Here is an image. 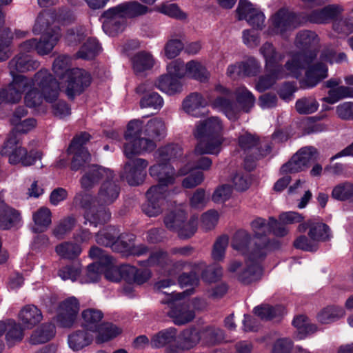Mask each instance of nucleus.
Returning a JSON list of instances; mask_svg holds the SVG:
<instances>
[{
	"label": "nucleus",
	"mask_w": 353,
	"mask_h": 353,
	"mask_svg": "<svg viewBox=\"0 0 353 353\" xmlns=\"http://www.w3.org/2000/svg\"><path fill=\"white\" fill-rule=\"evenodd\" d=\"M112 170L97 165L89 166L81 179L83 189H90L103 181L98 193L97 200L86 193L79 192L74 198V203L84 210L85 223L97 226L104 223L110 218V213L103 207L112 203L119 196V187L113 180Z\"/></svg>",
	"instance_id": "1"
},
{
	"label": "nucleus",
	"mask_w": 353,
	"mask_h": 353,
	"mask_svg": "<svg viewBox=\"0 0 353 353\" xmlns=\"http://www.w3.org/2000/svg\"><path fill=\"white\" fill-rule=\"evenodd\" d=\"M158 163L149 168L150 175L159 181V184L150 187L145 193L146 202L142 205V210L148 216H157L162 212V205L170 194L168 187L174 184L179 174L174 168L167 161H157Z\"/></svg>",
	"instance_id": "2"
},
{
	"label": "nucleus",
	"mask_w": 353,
	"mask_h": 353,
	"mask_svg": "<svg viewBox=\"0 0 353 353\" xmlns=\"http://www.w3.org/2000/svg\"><path fill=\"white\" fill-rule=\"evenodd\" d=\"M158 163L149 168L150 175L159 181V184L150 187L145 193L146 202L142 205V210L148 216H157L162 212V205L170 194L168 187L174 184L179 174L174 168L167 161H157Z\"/></svg>",
	"instance_id": "3"
},
{
	"label": "nucleus",
	"mask_w": 353,
	"mask_h": 353,
	"mask_svg": "<svg viewBox=\"0 0 353 353\" xmlns=\"http://www.w3.org/2000/svg\"><path fill=\"white\" fill-rule=\"evenodd\" d=\"M319 39L317 34L310 30H303L297 33L294 44L301 50L290 53L291 59L294 54H301L304 57H312L311 62L305 65V77L303 86L310 88L316 86L328 76V69L325 64L317 62V46Z\"/></svg>",
	"instance_id": "4"
},
{
	"label": "nucleus",
	"mask_w": 353,
	"mask_h": 353,
	"mask_svg": "<svg viewBox=\"0 0 353 353\" xmlns=\"http://www.w3.org/2000/svg\"><path fill=\"white\" fill-rule=\"evenodd\" d=\"M30 79L34 84L32 88H27L24 98L28 107H37L43 99L48 103H53L57 99L59 83L47 69H41Z\"/></svg>",
	"instance_id": "5"
},
{
	"label": "nucleus",
	"mask_w": 353,
	"mask_h": 353,
	"mask_svg": "<svg viewBox=\"0 0 353 353\" xmlns=\"http://www.w3.org/2000/svg\"><path fill=\"white\" fill-rule=\"evenodd\" d=\"M148 11L147 6L138 1L123 2L109 8L103 13V30L110 35L114 36L125 29L126 19L143 15Z\"/></svg>",
	"instance_id": "6"
},
{
	"label": "nucleus",
	"mask_w": 353,
	"mask_h": 353,
	"mask_svg": "<svg viewBox=\"0 0 353 353\" xmlns=\"http://www.w3.org/2000/svg\"><path fill=\"white\" fill-rule=\"evenodd\" d=\"M312 57H304L301 54H294L288 59L283 67L266 68L268 74L261 77L256 88L259 92H263L271 88L277 80L292 77L299 78L301 76L305 65L312 61Z\"/></svg>",
	"instance_id": "7"
},
{
	"label": "nucleus",
	"mask_w": 353,
	"mask_h": 353,
	"mask_svg": "<svg viewBox=\"0 0 353 353\" xmlns=\"http://www.w3.org/2000/svg\"><path fill=\"white\" fill-rule=\"evenodd\" d=\"M234 94L239 105L223 97H218L211 103L214 109L223 112L230 120L237 119L241 110L248 112L255 103V97L245 86L237 88Z\"/></svg>",
	"instance_id": "8"
},
{
	"label": "nucleus",
	"mask_w": 353,
	"mask_h": 353,
	"mask_svg": "<svg viewBox=\"0 0 353 353\" xmlns=\"http://www.w3.org/2000/svg\"><path fill=\"white\" fill-rule=\"evenodd\" d=\"M1 156L8 158L10 164L21 163L24 166L33 165L37 159H41V153L30 151L28 153L26 148L22 146V141L18 135L9 134L0 150Z\"/></svg>",
	"instance_id": "9"
},
{
	"label": "nucleus",
	"mask_w": 353,
	"mask_h": 353,
	"mask_svg": "<svg viewBox=\"0 0 353 353\" xmlns=\"http://www.w3.org/2000/svg\"><path fill=\"white\" fill-rule=\"evenodd\" d=\"M143 123L140 120L134 119L129 122L125 134L126 143L124 145V154L130 159L134 155L140 154L143 152L153 150L154 142L149 138L141 137L143 134Z\"/></svg>",
	"instance_id": "10"
},
{
	"label": "nucleus",
	"mask_w": 353,
	"mask_h": 353,
	"mask_svg": "<svg viewBox=\"0 0 353 353\" xmlns=\"http://www.w3.org/2000/svg\"><path fill=\"white\" fill-rule=\"evenodd\" d=\"M231 248L249 259L252 257L263 259L266 255L267 242L264 239L259 245L253 242L251 234L245 230H237L232 236L230 243Z\"/></svg>",
	"instance_id": "11"
},
{
	"label": "nucleus",
	"mask_w": 353,
	"mask_h": 353,
	"mask_svg": "<svg viewBox=\"0 0 353 353\" xmlns=\"http://www.w3.org/2000/svg\"><path fill=\"white\" fill-rule=\"evenodd\" d=\"M263 259L246 258L244 264L237 260H232L228 265V271L239 282L248 285L258 281L262 275V269L259 262Z\"/></svg>",
	"instance_id": "12"
},
{
	"label": "nucleus",
	"mask_w": 353,
	"mask_h": 353,
	"mask_svg": "<svg viewBox=\"0 0 353 353\" xmlns=\"http://www.w3.org/2000/svg\"><path fill=\"white\" fill-rule=\"evenodd\" d=\"M186 212L177 208L169 212L164 218V224L170 230L177 232L181 238H190L197 228V217L192 216L188 221L186 220Z\"/></svg>",
	"instance_id": "13"
},
{
	"label": "nucleus",
	"mask_w": 353,
	"mask_h": 353,
	"mask_svg": "<svg viewBox=\"0 0 353 353\" xmlns=\"http://www.w3.org/2000/svg\"><path fill=\"white\" fill-rule=\"evenodd\" d=\"M193 290H188L183 293H178L174 296V301L170 305L168 312V316L172 319L175 325H184L192 321L195 317V313L190 309V303L181 301L185 294L190 295Z\"/></svg>",
	"instance_id": "14"
},
{
	"label": "nucleus",
	"mask_w": 353,
	"mask_h": 353,
	"mask_svg": "<svg viewBox=\"0 0 353 353\" xmlns=\"http://www.w3.org/2000/svg\"><path fill=\"white\" fill-rule=\"evenodd\" d=\"M318 158V153L314 147L308 146L299 150L292 159L281 168V173H294L307 168Z\"/></svg>",
	"instance_id": "15"
},
{
	"label": "nucleus",
	"mask_w": 353,
	"mask_h": 353,
	"mask_svg": "<svg viewBox=\"0 0 353 353\" xmlns=\"http://www.w3.org/2000/svg\"><path fill=\"white\" fill-rule=\"evenodd\" d=\"M294 20V17L292 13L285 8H281L270 17L268 21V33L287 37L288 33L295 28Z\"/></svg>",
	"instance_id": "16"
},
{
	"label": "nucleus",
	"mask_w": 353,
	"mask_h": 353,
	"mask_svg": "<svg viewBox=\"0 0 353 353\" xmlns=\"http://www.w3.org/2000/svg\"><path fill=\"white\" fill-rule=\"evenodd\" d=\"M258 139L250 133L245 132L239 137V145L247 154L245 157L246 163L250 160H258L270 154L271 147L269 144L264 145L265 149H262L261 143L260 148L258 147Z\"/></svg>",
	"instance_id": "17"
},
{
	"label": "nucleus",
	"mask_w": 353,
	"mask_h": 353,
	"mask_svg": "<svg viewBox=\"0 0 353 353\" xmlns=\"http://www.w3.org/2000/svg\"><path fill=\"white\" fill-rule=\"evenodd\" d=\"M67 83L66 94L72 98L76 94H81L91 83L90 74L85 70L72 68L67 72L65 79Z\"/></svg>",
	"instance_id": "18"
},
{
	"label": "nucleus",
	"mask_w": 353,
	"mask_h": 353,
	"mask_svg": "<svg viewBox=\"0 0 353 353\" xmlns=\"http://www.w3.org/2000/svg\"><path fill=\"white\" fill-rule=\"evenodd\" d=\"M90 139V134L86 132L81 133L73 139L68 149V154H74L71 163L72 170H78L84 163L90 159V154L84 147Z\"/></svg>",
	"instance_id": "19"
},
{
	"label": "nucleus",
	"mask_w": 353,
	"mask_h": 353,
	"mask_svg": "<svg viewBox=\"0 0 353 353\" xmlns=\"http://www.w3.org/2000/svg\"><path fill=\"white\" fill-rule=\"evenodd\" d=\"M148 162L141 158L130 160L123 167L121 177L125 179L130 185H138L141 183L145 176V169Z\"/></svg>",
	"instance_id": "20"
},
{
	"label": "nucleus",
	"mask_w": 353,
	"mask_h": 353,
	"mask_svg": "<svg viewBox=\"0 0 353 353\" xmlns=\"http://www.w3.org/2000/svg\"><path fill=\"white\" fill-rule=\"evenodd\" d=\"M33 81L24 75L14 77L12 82L8 86L2 90L6 103H17L22 98V94L27 90V88H32Z\"/></svg>",
	"instance_id": "21"
},
{
	"label": "nucleus",
	"mask_w": 353,
	"mask_h": 353,
	"mask_svg": "<svg viewBox=\"0 0 353 353\" xmlns=\"http://www.w3.org/2000/svg\"><path fill=\"white\" fill-rule=\"evenodd\" d=\"M307 230L308 236L319 246L320 243L329 241L332 238L330 228L323 222L310 219L300 223L297 227L299 232H305Z\"/></svg>",
	"instance_id": "22"
},
{
	"label": "nucleus",
	"mask_w": 353,
	"mask_h": 353,
	"mask_svg": "<svg viewBox=\"0 0 353 353\" xmlns=\"http://www.w3.org/2000/svg\"><path fill=\"white\" fill-rule=\"evenodd\" d=\"M79 310V303L74 297H70L61 302L58 308L57 321L60 326L70 327L74 323Z\"/></svg>",
	"instance_id": "23"
},
{
	"label": "nucleus",
	"mask_w": 353,
	"mask_h": 353,
	"mask_svg": "<svg viewBox=\"0 0 353 353\" xmlns=\"http://www.w3.org/2000/svg\"><path fill=\"white\" fill-rule=\"evenodd\" d=\"M118 233L114 228H109L99 232L96 237L97 243L106 247H110L112 250L118 252H125L129 248L125 241V236H117Z\"/></svg>",
	"instance_id": "24"
},
{
	"label": "nucleus",
	"mask_w": 353,
	"mask_h": 353,
	"mask_svg": "<svg viewBox=\"0 0 353 353\" xmlns=\"http://www.w3.org/2000/svg\"><path fill=\"white\" fill-rule=\"evenodd\" d=\"M201 155L194 150L183 157L182 162L184 165L179 168V174L186 175L194 170H209L212 165V159Z\"/></svg>",
	"instance_id": "25"
},
{
	"label": "nucleus",
	"mask_w": 353,
	"mask_h": 353,
	"mask_svg": "<svg viewBox=\"0 0 353 353\" xmlns=\"http://www.w3.org/2000/svg\"><path fill=\"white\" fill-rule=\"evenodd\" d=\"M26 114L27 110L23 107H19L14 111L10 119L13 128L9 134H26L36 127L37 121L33 118L21 120Z\"/></svg>",
	"instance_id": "26"
},
{
	"label": "nucleus",
	"mask_w": 353,
	"mask_h": 353,
	"mask_svg": "<svg viewBox=\"0 0 353 353\" xmlns=\"http://www.w3.org/2000/svg\"><path fill=\"white\" fill-rule=\"evenodd\" d=\"M195 138L199 141L195 147V151L200 154H219L222 150V146L224 142L226 140L222 136Z\"/></svg>",
	"instance_id": "27"
},
{
	"label": "nucleus",
	"mask_w": 353,
	"mask_h": 353,
	"mask_svg": "<svg viewBox=\"0 0 353 353\" xmlns=\"http://www.w3.org/2000/svg\"><path fill=\"white\" fill-rule=\"evenodd\" d=\"M223 126L221 121L216 117H212L205 120L199 121L194 131L195 137H206L221 136Z\"/></svg>",
	"instance_id": "28"
},
{
	"label": "nucleus",
	"mask_w": 353,
	"mask_h": 353,
	"mask_svg": "<svg viewBox=\"0 0 353 353\" xmlns=\"http://www.w3.org/2000/svg\"><path fill=\"white\" fill-rule=\"evenodd\" d=\"M39 66V62L32 59L28 54H18L8 63V68L10 74L17 77V73L26 72L35 70Z\"/></svg>",
	"instance_id": "29"
},
{
	"label": "nucleus",
	"mask_w": 353,
	"mask_h": 353,
	"mask_svg": "<svg viewBox=\"0 0 353 353\" xmlns=\"http://www.w3.org/2000/svg\"><path fill=\"white\" fill-rule=\"evenodd\" d=\"M6 332V339L9 345L21 341L23 338V331L19 323L14 320H8L7 322L0 321V338ZM3 343L0 340V350Z\"/></svg>",
	"instance_id": "30"
},
{
	"label": "nucleus",
	"mask_w": 353,
	"mask_h": 353,
	"mask_svg": "<svg viewBox=\"0 0 353 353\" xmlns=\"http://www.w3.org/2000/svg\"><path fill=\"white\" fill-rule=\"evenodd\" d=\"M0 193V229L8 230L17 225L21 221L19 212L8 205Z\"/></svg>",
	"instance_id": "31"
},
{
	"label": "nucleus",
	"mask_w": 353,
	"mask_h": 353,
	"mask_svg": "<svg viewBox=\"0 0 353 353\" xmlns=\"http://www.w3.org/2000/svg\"><path fill=\"white\" fill-rule=\"evenodd\" d=\"M154 86L170 96L179 94L183 91L181 81L167 74L159 76L154 81Z\"/></svg>",
	"instance_id": "32"
},
{
	"label": "nucleus",
	"mask_w": 353,
	"mask_h": 353,
	"mask_svg": "<svg viewBox=\"0 0 353 353\" xmlns=\"http://www.w3.org/2000/svg\"><path fill=\"white\" fill-rule=\"evenodd\" d=\"M208 103L203 95L194 92L189 94L182 102L183 110L187 114L198 117L201 114V109L207 105Z\"/></svg>",
	"instance_id": "33"
},
{
	"label": "nucleus",
	"mask_w": 353,
	"mask_h": 353,
	"mask_svg": "<svg viewBox=\"0 0 353 353\" xmlns=\"http://www.w3.org/2000/svg\"><path fill=\"white\" fill-rule=\"evenodd\" d=\"M343 11V7L339 5H329L313 10L309 15V20L314 23H325L340 15Z\"/></svg>",
	"instance_id": "34"
},
{
	"label": "nucleus",
	"mask_w": 353,
	"mask_h": 353,
	"mask_svg": "<svg viewBox=\"0 0 353 353\" xmlns=\"http://www.w3.org/2000/svg\"><path fill=\"white\" fill-rule=\"evenodd\" d=\"M18 316L27 329H32L43 319L41 311L34 305H27L22 307Z\"/></svg>",
	"instance_id": "35"
},
{
	"label": "nucleus",
	"mask_w": 353,
	"mask_h": 353,
	"mask_svg": "<svg viewBox=\"0 0 353 353\" xmlns=\"http://www.w3.org/2000/svg\"><path fill=\"white\" fill-rule=\"evenodd\" d=\"M123 279L130 283L141 285L146 282L151 276L149 270H139L136 267L125 265L121 266Z\"/></svg>",
	"instance_id": "36"
},
{
	"label": "nucleus",
	"mask_w": 353,
	"mask_h": 353,
	"mask_svg": "<svg viewBox=\"0 0 353 353\" xmlns=\"http://www.w3.org/2000/svg\"><path fill=\"white\" fill-rule=\"evenodd\" d=\"M61 37L59 29H52V32H48L37 40V53L39 55L48 54L54 49Z\"/></svg>",
	"instance_id": "37"
},
{
	"label": "nucleus",
	"mask_w": 353,
	"mask_h": 353,
	"mask_svg": "<svg viewBox=\"0 0 353 353\" xmlns=\"http://www.w3.org/2000/svg\"><path fill=\"white\" fill-rule=\"evenodd\" d=\"M93 333L83 327L74 332L68 336L69 347L73 351H79L89 345L93 340Z\"/></svg>",
	"instance_id": "38"
},
{
	"label": "nucleus",
	"mask_w": 353,
	"mask_h": 353,
	"mask_svg": "<svg viewBox=\"0 0 353 353\" xmlns=\"http://www.w3.org/2000/svg\"><path fill=\"white\" fill-rule=\"evenodd\" d=\"M54 19L55 15L52 11H45L39 13L32 27V32L36 35L43 34L48 32H52V29H59L56 26H52L55 23Z\"/></svg>",
	"instance_id": "39"
},
{
	"label": "nucleus",
	"mask_w": 353,
	"mask_h": 353,
	"mask_svg": "<svg viewBox=\"0 0 353 353\" xmlns=\"http://www.w3.org/2000/svg\"><path fill=\"white\" fill-rule=\"evenodd\" d=\"M103 317V312L94 308L84 310L81 313L82 326L90 332H95Z\"/></svg>",
	"instance_id": "40"
},
{
	"label": "nucleus",
	"mask_w": 353,
	"mask_h": 353,
	"mask_svg": "<svg viewBox=\"0 0 353 353\" xmlns=\"http://www.w3.org/2000/svg\"><path fill=\"white\" fill-rule=\"evenodd\" d=\"M260 53L265 59L266 68L283 67L279 63L284 58V55L277 52L272 43H265L260 48Z\"/></svg>",
	"instance_id": "41"
},
{
	"label": "nucleus",
	"mask_w": 353,
	"mask_h": 353,
	"mask_svg": "<svg viewBox=\"0 0 353 353\" xmlns=\"http://www.w3.org/2000/svg\"><path fill=\"white\" fill-rule=\"evenodd\" d=\"M205 267L203 261H199L191 265L189 273H183L179 277V283L182 287L197 286L199 283L200 269Z\"/></svg>",
	"instance_id": "42"
},
{
	"label": "nucleus",
	"mask_w": 353,
	"mask_h": 353,
	"mask_svg": "<svg viewBox=\"0 0 353 353\" xmlns=\"http://www.w3.org/2000/svg\"><path fill=\"white\" fill-rule=\"evenodd\" d=\"M186 77L206 82L210 78V72L201 63L192 60L187 62Z\"/></svg>",
	"instance_id": "43"
},
{
	"label": "nucleus",
	"mask_w": 353,
	"mask_h": 353,
	"mask_svg": "<svg viewBox=\"0 0 353 353\" xmlns=\"http://www.w3.org/2000/svg\"><path fill=\"white\" fill-rule=\"evenodd\" d=\"M144 134L149 138L160 139L166 134V126L161 118H154L148 121L144 128Z\"/></svg>",
	"instance_id": "44"
},
{
	"label": "nucleus",
	"mask_w": 353,
	"mask_h": 353,
	"mask_svg": "<svg viewBox=\"0 0 353 353\" xmlns=\"http://www.w3.org/2000/svg\"><path fill=\"white\" fill-rule=\"evenodd\" d=\"M81 246L72 242L65 241L57 245L56 253L61 258L67 260H74L81 253Z\"/></svg>",
	"instance_id": "45"
},
{
	"label": "nucleus",
	"mask_w": 353,
	"mask_h": 353,
	"mask_svg": "<svg viewBox=\"0 0 353 353\" xmlns=\"http://www.w3.org/2000/svg\"><path fill=\"white\" fill-rule=\"evenodd\" d=\"M345 315L344 310L339 306L330 305L322 309L317 314L318 321L323 324L334 322Z\"/></svg>",
	"instance_id": "46"
},
{
	"label": "nucleus",
	"mask_w": 353,
	"mask_h": 353,
	"mask_svg": "<svg viewBox=\"0 0 353 353\" xmlns=\"http://www.w3.org/2000/svg\"><path fill=\"white\" fill-rule=\"evenodd\" d=\"M331 196L337 201L353 203V183L345 181L336 185Z\"/></svg>",
	"instance_id": "47"
},
{
	"label": "nucleus",
	"mask_w": 353,
	"mask_h": 353,
	"mask_svg": "<svg viewBox=\"0 0 353 353\" xmlns=\"http://www.w3.org/2000/svg\"><path fill=\"white\" fill-rule=\"evenodd\" d=\"M155 60L153 56L146 52L135 54L132 59V66L136 73L144 72L153 68Z\"/></svg>",
	"instance_id": "48"
},
{
	"label": "nucleus",
	"mask_w": 353,
	"mask_h": 353,
	"mask_svg": "<svg viewBox=\"0 0 353 353\" xmlns=\"http://www.w3.org/2000/svg\"><path fill=\"white\" fill-rule=\"evenodd\" d=\"M34 226L32 230L34 232H43L51 223V212L47 208H41L33 214Z\"/></svg>",
	"instance_id": "49"
},
{
	"label": "nucleus",
	"mask_w": 353,
	"mask_h": 353,
	"mask_svg": "<svg viewBox=\"0 0 353 353\" xmlns=\"http://www.w3.org/2000/svg\"><path fill=\"white\" fill-rule=\"evenodd\" d=\"M54 335V326L52 324H43L35 330L30 338V343L33 345L44 343Z\"/></svg>",
	"instance_id": "50"
},
{
	"label": "nucleus",
	"mask_w": 353,
	"mask_h": 353,
	"mask_svg": "<svg viewBox=\"0 0 353 353\" xmlns=\"http://www.w3.org/2000/svg\"><path fill=\"white\" fill-rule=\"evenodd\" d=\"M236 12L239 20L247 21L250 16H253L257 18L258 21H263V13L247 1L240 0Z\"/></svg>",
	"instance_id": "51"
},
{
	"label": "nucleus",
	"mask_w": 353,
	"mask_h": 353,
	"mask_svg": "<svg viewBox=\"0 0 353 353\" xmlns=\"http://www.w3.org/2000/svg\"><path fill=\"white\" fill-rule=\"evenodd\" d=\"M176 335V330L174 327L163 330L152 336L150 345L154 348L162 347L174 341Z\"/></svg>",
	"instance_id": "52"
},
{
	"label": "nucleus",
	"mask_w": 353,
	"mask_h": 353,
	"mask_svg": "<svg viewBox=\"0 0 353 353\" xmlns=\"http://www.w3.org/2000/svg\"><path fill=\"white\" fill-rule=\"evenodd\" d=\"M101 51V47L94 38H88L77 52V58L92 59Z\"/></svg>",
	"instance_id": "53"
},
{
	"label": "nucleus",
	"mask_w": 353,
	"mask_h": 353,
	"mask_svg": "<svg viewBox=\"0 0 353 353\" xmlns=\"http://www.w3.org/2000/svg\"><path fill=\"white\" fill-rule=\"evenodd\" d=\"M201 340L206 344L214 345L223 340V331L214 326L206 325L200 329Z\"/></svg>",
	"instance_id": "54"
},
{
	"label": "nucleus",
	"mask_w": 353,
	"mask_h": 353,
	"mask_svg": "<svg viewBox=\"0 0 353 353\" xmlns=\"http://www.w3.org/2000/svg\"><path fill=\"white\" fill-rule=\"evenodd\" d=\"M155 10L169 17L178 20H184L187 14L184 12L176 3L165 2L155 7Z\"/></svg>",
	"instance_id": "55"
},
{
	"label": "nucleus",
	"mask_w": 353,
	"mask_h": 353,
	"mask_svg": "<svg viewBox=\"0 0 353 353\" xmlns=\"http://www.w3.org/2000/svg\"><path fill=\"white\" fill-rule=\"evenodd\" d=\"M182 148L178 144H170L158 149L155 152L157 161H168L172 159L180 157Z\"/></svg>",
	"instance_id": "56"
},
{
	"label": "nucleus",
	"mask_w": 353,
	"mask_h": 353,
	"mask_svg": "<svg viewBox=\"0 0 353 353\" xmlns=\"http://www.w3.org/2000/svg\"><path fill=\"white\" fill-rule=\"evenodd\" d=\"M254 312L262 320H271L283 315L284 308L282 306L272 307L269 305H261L255 307Z\"/></svg>",
	"instance_id": "57"
},
{
	"label": "nucleus",
	"mask_w": 353,
	"mask_h": 353,
	"mask_svg": "<svg viewBox=\"0 0 353 353\" xmlns=\"http://www.w3.org/2000/svg\"><path fill=\"white\" fill-rule=\"evenodd\" d=\"M95 332L98 333L96 341L97 343H103L117 336L121 332L117 326L110 323H101Z\"/></svg>",
	"instance_id": "58"
},
{
	"label": "nucleus",
	"mask_w": 353,
	"mask_h": 353,
	"mask_svg": "<svg viewBox=\"0 0 353 353\" xmlns=\"http://www.w3.org/2000/svg\"><path fill=\"white\" fill-rule=\"evenodd\" d=\"M348 97H353V90L346 86H339L328 91V94L323 100L330 104H334L339 101Z\"/></svg>",
	"instance_id": "59"
},
{
	"label": "nucleus",
	"mask_w": 353,
	"mask_h": 353,
	"mask_svg": "<svg viewBox=\"0 0 353 353\" xmlns=\"http://www.w3.org/2000/svg\"><path fill=\"white\" fill-rule=\"evenodd\" d=\"M201 276L205 283H211L220 279L223 274V268L219 265H206L200 269Z\"/></svg>",
	"instance_id": "60"
},
{
	"label": "nucleus",
	"mask_w": 353,
	"mask_h": 353,
	"mask_svg": "<svg viewBox=\"0 0 353 353\" xmlns=\"http://www.w3.org/2000/svg\"><path fill=\"white\" fill-rule=\"evenodd\" d=\"M250 225L255 238L261 239L260 244L262 243L263 240L267 241L265 236L270 232V219L267 221L264 219L256 218L251 222Z\"/></svg>",
	"instance_id": "61"
},
{
	"label": "nucleus",
	"mask_w": 353,
	"mask_h": 353,
	"mask_svg": "<svg viewBox=\"0 0 353 353\" xmlns=\"http://www.w3.org/2000/svg\"><path fill=\"white\" fill-rule=\"evenodd\" d=\"M292 323L299 331L300 339H303L307 334L315 332L317 330L316 325L310 323L307 318L303 315L294 318Z\"/></svg>",
	"instance_id": "62"
},
{
	"label": "nucleus",
	"mask_w": 353,
	"mask_h": 353,
	"mask_svg": "<svg viewBox=\"0 0 353 353\" xmlns=\"http://www.w3.org/2000/svg\"><path fill=\"white\" fill-rule=\"evenodd\" d=\"M88 35V32L85 27L78 26L68 30L65 41L68 46H74L78 45L83 41Z\"/></svg>",
	"instance_id": "63"
},
{
	"label": "nucleus",
	"mask_w": 353,
	"mask_h": 353,
	"mask_svg": "<svg viewBox=\"0 0 353 353\" xmlns=\"http://www.w3.org/2000/svg\"><path fill=\"white\" fill-rule=\"evenodd\" d=\"M228 243L229 238L227 235H222L216 239L213 245L211 254L213 260L216 261L223 260Z\"/></svg>",
	"instance_id": "64"
}]
</instances>
